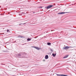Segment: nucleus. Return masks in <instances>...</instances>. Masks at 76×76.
<instances>
[{
  "instance_id": "1",
  "label": "nucleus",
  "mask_w": 76,
  "mask_h": 76,
  "mask_svg": "<svg viewBox=\"0 0 76 76\" xmlns=\"http://www.w3.org/2000/svg\"><path fill=\"white\" fill-rule=\"evenodd\" d=\"M22 57H21V58H26V56L27 55V54H26L25 53H22Z\"/></svg>"
},
{
  "instance_id": "2",
  "label": "nucleus",
  "mask_w": 76,
  "mask_h": 76,
  "mask_svg": "<svg viewBox=\"0 0 76 76\" xmlns=\"http://www.w3.org/2000/svg\"><path fill=\"white\" fill-rule=\"evenodd\" d=\"M53 6V5H50L48 6H47L45 7V9H48L51 8Z\"/></svg>"
},
{
  "instance_id": "3",
  "label": "nucleus",
  "mask_w": 76,
  "mask_h": 76,
  "mask_svg": "<svg viewBox=\"0 0 76 76\" xmlns=\"http://www.w3.org/2000/svg\"><path fill=\"white\" fill-rule=\"evenodd\" d=\"M20 54H18L17 55L18 58H21V57H22V53H20Z\"/></svg>"
},
{
  "instance_id": "4",
  "label": "nucleus",
  "mask_w": 76,
  "mask_h": 76,
  "mask_svg": "<svg viewBox=\"0 0 76 76\" xmlns=\"http://www.w3.org/2000/svg\"><path fill=\"white\" fill-rule=\"evenodd\" d=\"M64 13H66V12H61L58 13V15H63V14H64Z\"/></svg>"
},
{
  "instance_id": "5",
  "label": "nucleus",
  "mask_w": 76,
  "mask_h": 76,
  "mask_svg": "<svg viewBox=\"0 0 76 76\" xmlns=\"http://www.w3.org/2000/svg\"><path fill=\"white\" fill-rule=\"evenodd\" d=\"M64 50H67V49H69V46H66L64 48Z\"/></svg>"
},
{
  "instance_id": "6",
  "label": "nucleus",
  "mask_w": 76,
  "mask_h": 76,
  "mask_svg": "<svg viewBox=\"0 0 76 76\" xmlns=\"http://www.w3.org/2000/svg\"><path fill=\"white\" fill-rule=\"evenodd\" d=\"M34 48H35V49H36V50H40V48L37 47H35Z\"/></svg>"
},
{
  "instance_id": "7",
  "label": "nucleus",
  "mask_w": 76,
  "mask_h": 76,
  "mask_svg": "<svg viewBox=\"0 0 76 76\" xmlns=\"http://www.w3.org/2000/svg\"><path fill=\"white\" fill-rule=\"evenodd\" d=\"M45 59H48V55H46L45 57Z\"/></svg>"
},
{
  "instance_id": "8",
  "label": "nucleus",
  "mask_w": 76,
  "mask_h": 76,
  "mask_svg": "<svg viewBox=\"0 0 76 76\" xmlns=\"http://www.w3.org/2000/svg\"><path fill=\"white\" fill-rule=\"evenodd\" d=\"M18 38H25V37L19 35L18 36Z\"/></svg>"
},
{
  "instance_id": "9",
  "label": "nucleus",
  "mask_w": 76,
  "mask_h": 76,
  "mask_svg": "<svg viewBox=\"0 0 76 76\" xmlns=\"http://www.w3.org/2000/svg\"><path fill=\"white\" fill-rule=\"evenodd\" d=\"M68 56H69V55H66L63 58H67V57Z\"/></svg>"
},
{
  "instance_id": "10",
  "label": "nucleus",
  "mask_w": 76,
  "mask_h": 76,
  "mask_svg": "<svg viewBox=\"0 0 76 76\" xmlns=\"http://www.w3.org/2000/svg\"><path fill=\"white\" fill-rule=\"evenodd\" d=\"M47 45H51V43L50 42H48L47 43Z\"/></svg>"
},
{
  "instance_id": "11",
  "label": "nucleus",
  "mask_w": 76,
  "mask_h": 76,
  "mask_svg": "<svg viewBox=\"0 0 76 76\" xmlns=\"http://www.w3.org/2000/svg\"><path fill=\"white\" fill-rule=\"evenodd\" d=\"M31 38H28L27 39V41H31Z\"/></svg>"
},
{
  "instance_id": "12",
  "label": "nucleus",
  "mask_w": 76,
  "mask_h": 76,
  "mask_svg": "<svg viewBox=\"0 0 76 76\" xmlns=\"http://www.w3.org/2000/svg\"><path fill=\"white\" fill-rule=\"evenodd\" d=\"M56 55V54L52 53V56H53V57H55Z\"/></svg>"
},
{
  "instance_id": "13",
  "label": "nucleus",
  "mask_w": 76,
  "mask_h": 76,
  "mask_svg": "<svg viewBox=\"0 0 76 76\" xmlns=\"http://www.w3.org/2000/svg\"><path fill=\"white\" fill-rule=\"evenodd\" d=\"M56 75L57 76H61L62 75H60V74H56Z\"/></svg>"
},
{
  "instance_id": "14",
  "label": "nucleus",
  "mask_w": 76,
  "mask_h": 76,
  "mask_svg": "<svg viewBox=\"0 0 76 76\" xmlns=\"http://www.w3.org/2000/svg\"><path fill=\"white\" fill-rule=\"evenodd\" d=\"M62 76H67V75L62 74Z\"/></svg>"
},
{
  "instance_id": "15",
  "label": "nucleus",
  "mask_w": 76,
  "mask_h": 76,
  "mask_svg": "<svg viewBox=\"0 0 76 76\" xmlns=\"http://www.w3.org/2000/svg\"><path fill=\"white\" fill-rule=\"evenodd\" d=\"M74 47H72L71 46L69 47V48H74Z\"/></svg>"
},
{
  "instance_id": "16",
  "label": "nucleus",
  "mask_w": 76,
  "mask_h": 76,
  "mask_svg": "<svg viewBox=\"0 0 76 76\" xmlns=\"http://www.w3.org/2000/svg\"><path fill=\"white\" fill-rule=\"evenodd\" d=\"M22 25H26V23H23Z\"/></svg>"
},
{
  "instance_id": "17",
  "label": "nucleus",
  "mask_w": 76,
  "mask_h": 76,
  "mask_svg": "<svg viewBox=\"0 0 76 76\" xmlns=\"http://www.w3.org/2000/svg\"><path fill=\"white\" fill-rule=\"evenodd\" d=\"M50 50L51 51H53V50H52V49H50Z\"/></svg>"
},
{
  "instance_id": "18",
  "label": "nucleus",
  "mask_w": 76,
  "mask_h": 76,
  "mask_svg": "<svg viewBox=\"0 0 76 76\" xmlns=\"http://www.w3.org/2000/svg\"><path fill=\"white\" fill-rule=\"evenodd\" d=\"M32 47V48H35V46H32V47Z\"/></svg>"
},
{
  "instance_id": "19",
  "label": "nucleus",
  "mask_w": 76,
  "mask_h": 76,
  "mask_svg": "<svg viewBox=\"0 0 76 76\" xmlns=\"http://www.w3.org/2000/svg\"><path fill=\"white\" fill-rule=\"evenodd\" d=\"M7 32H9V30H7Z\"/></svg>"
},
{
  "instance_id": "20",
  "label": "nucleus",
  "mask_w": 76,
  "mask_h": 76,
  "mask_svg": "<svg viewBox=\"0 0 76 76\" xmlns=\"http://www.w3.org/2000/svg\"><path fill=\"white\" fill-rule=\"evenodd\" d=\"M19 15L20 16H21L22 15V14H19Z\"/></svg>"
},
{
  "instance_id": "21",
  "label": "nucleus",
  "mask_w": 76,
  "mask_h": 76,
  "mask_svg": "<svg viewBox=\"0 0 76 76\" xmlns=\"http://www.w3.org/2000/svg\"><path fill=\"white\" fill-rule=\"evenodd\" d=\"M43 61H45V59H44V60H43Z\"/></svg>"
},
{
  "instance_id": "22",
  "label": "nucleus",
  "mask_w": 76,
  "mask_h": 76,
  "mask_svg": "<svg viewBox=\"0 0 76 76\" xmlns=\"http://www.w3.org/2000/svg\"><path fill=\"white\" fill-rule=\"evenodd\" d=\"M16 42V41H15L14 42H13V43H14V42Z\"/></svg>"
},
{
  "instance_id": "23",
  "label": "nucleus",
  "mask_w": 76,
  "mask_h": 76,
  "mask_svg": "<svg viewBox=\"0 0 76 76\" xmlns=\"http://www.w3.org/2000/svg\"><path fill=\"white\" fill-rule=\"evenodd\" d=\"M22 24H23V23H21V24H20L19 25H22Z\"/></svg>"
},
{
  "instance_id": "24",
  "label": "nucleus",
  "mask_w": 76,
  "mask_h": 76,
  "mask_svg": "<svg viewBox=\"0 0 76 76\" xmlns=\"http://www.w3.org/2000/svg\"><path fill=\"white\" fill-rule=\"evenodd\" d=\"M34 38H37V37H34Z\"/></svg>"
},
{
  "instance_id": "25",
  "label": "nucleus",
  "mask_w": 76,
  "mask_h": 76,
  "mask_svg": "<svg viewBox=\"0 0 76 76\" xmlns=\"http://www.w3.org/2000/svg\"><path fill=\"white\" fill-rule=\"evenodd\" d=\"M41 7V8H42V7Z\"/></svg>"
},
{
  "instance_id": "26",
  "label": "nucleus",
  "mask_w": 76,
  "mask_h": 76,
  "mask_svg": "<svg viewBox=\"0 0 76 76\" xmlns=\"http://www.w3.org/2000/svg\"><path fill=\"white\" fill-rule=\"evenodd\" d=\"M33 13H35V12H34Z\"/></svg>"
},
{
  "instance_id": "27",
  "label": "nucleus",
  "mask_w": 76,
  "mask_h": 76,
  "mask_svg": "<svg viewBox=\"0 0 76 76\" xmlns=\"http://www.w3.org/2000/svg\"><path fill=\"white\" fill-rule=\"evenodd\" d=\"M24 44H26V43H25Z\"/></svg>"
},
{
  "instance_id": "28",
  "label": "nucleus",
  "mask_w": 76,
  "mask_h": 76,
  "mask_svg": "<svg viewBox=\"0 0 76 76\" xmlns=\"http://www.w3.org/2000/svg\"><path fill=\"white\" fill-rule=\"evenodd\" d=\"M74 4H72V5H73Z\"/></svg>"
},
{
  "instance_id": "29",
  "label": "nucleus",
  "mask_w": 76,
  "mask_h": 76,
  "mask_svg": "<svg viewBox=\"0 0 76 76\" xmlns=\"http://www.w3.org/2000/svg\"><path fill=\"white\" fill-rule=\"evenodd\" d=\"M25 44H23V45H24Z\"/></svg>"
}]
</instances>
